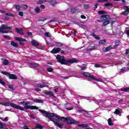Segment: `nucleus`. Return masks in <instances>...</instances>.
<instances>
[{"instance_id":"1","label":"nucleus","mask_w":129,"mask_h":129,"mask_svg":"<svg viewBox=\"0 0 129 129\" xmlns=\"http://www.w3.org/2000/svg\"><path fill=\"white\" fill-rule=\"evenodd\" d=\"M50 116H55L58 120H63L68 124H78V123H80L79 121H77L71 117H60L57 114H50Z\"/></svg>"},{"instance_id":"2","label":"nucleus","mask_w":129,"mask_h":129,"mask_svg":"<svg viewBox=\"0 0 129 129\" xmlns=\"http://www.w3.org/2000/svg\"><path fill=\"white\" fill-rule=\"evenodd\" d=\"M39 111L41 112V113H43L44 114H45L46 117L47 118H49L50 119L51 121H53V122L54 123V124L56 125V126H58V127H60V128H62L63 127V124L62 123H59L58 121H57V119H54V116L55 117V116H51L50 114H55V113H50L46 111H44L42 109H39Z\"/></svg>"},{"instance_id":"3","label":"nucleus","mask_w":129,"mask_h":129,"mask_svg":"<svg viewBox=\"0 0 129 129\" xmlns=\"http://www.w3.org/2000/svg\"><path fill=\"white\" fill-rule=\"evenodd\" d=\"M56 59L58 60V62L60 63V64L67 65L68 64H72L73 63H75L78 62V60L76 58H73L71 59H69L67 60L65 59V57L63 56H61L60 55H57L56 56Z\"/></svg>"},{"instance_id":"4","label":"nucleus","mask_w":129,"mask_h":129,"mask_svg":"<svg viewBox=\"0 0 129 129\" xmlns=\"http://www.w3.org/2000/svg\"><path fill=\"white\" fill-rule=\"evenodd\" d=\"M20 104H22L25 109H39V108L36 106H31L30 105L29 102L22 101L20 102Z\"/></svg>"},{"instance_id":"5","label":"nucleus","mask_w":129,"mask_h":129,"mask_svg":"<svg viewBox=\"0 0 129 129\" xmlns=\"http://www.w3.org/2000/svg\"><path fill=\"white\" fill-rule=\"evenodd\" d=\"M3 105L4 106H11V107H13L14 108H16V109H20V110H24V107L19 106L16 104L14 103H10L9 102H5L3 103Z\"/></svg>"},{"instance_id":"6","label":"nucleus","mask_w":129,"mask_h":129,"mask_svg":"<svg viewBox=\"0 0 129 129\" xmlns=\"http://www.w3.org/2000/svg\"><path fill=\"white\" fill-rule=\"evenodd\" d=\"M6 30H12V27L7 25H3L0 27V33H2V34L8 33V32Z\"/></svg>"},{"instance_id":"7","label":"nucleus","mask_w":129,"mask_h":129,"mask_svg":"<svg viewBox=\"0 0 129 129\" xmlns=\"http://www.w3.org/2000/svg\"><path fill=\"white\" fill-rule=\"evenodd\" d=\"M83 75L85 76H87V77H89L90 80H96V81H101L100 80L95 78L93 76L91 75V74L88 73H83Z\"/></svg>"},{"instance_id":"8","label":"nucleus","mask_w":129,"mask_h":129,"mask_svg":"<svg viewBox=\"0 0 129 129\" xmlns=\"http://www.w3.org/2000/svg\"><path fill=\"white\" fill-rule=\"evenodd\" d=\"M15 40L16 41H19L20 45H24V42H26V39L22 38H20L19 37H15Z\"/></svg>"},{"instance_id":"9","label":"nucleus","mask_w":129,"mask_h":129,"mask_svg":"<svg viewBox=\"0 0 129 129\" xmlns=\"http://www.w3.org/2000/svg\"><path fill=\"white\" fill-rule=\"evenodd\" d=\"M101 20H102V22L107 21L110 20V17L108 15H102L100 17Z\"/></svg>"},{"instance_id":"10","label":"nucleus","mask_w":129,"mask_h":129,"mask_svg":"<svg viewBox=\"0 0 129 129\" xmlns=\"http://www.w3.org/2000/svg\"><path fill=\"white\" fill-rule=\"evenodd\" d=\"M60 51H61L60 48H54L51 51V53H52V54H56V53H59Z\"/></svg>"},{"instance_id":"11","label":"nucleus","mask_w":129,"mask_h":129,"mask_svg":"<svg viewBox=\"0 0 129 129\" xmlns=\"http://www.w3.org/2000/svg\"><path fill=\"white\" fill-rule=\"evenodd\" d=\"M15 30L17 34H19L20 35H24V32H23V28H16Z\"/></svg>"},{"instance_id":"12","label":"nucleus","mask_w":129,"mask_h":129,"mask_svg":"<svg viewBox=\"0 0 129 129\" xmlns=\"http://www.w3.org/2000/svg\"><path fill=\"white\" fill-rule=\"evenodd\" d=\"M33 102H35V103H44V101L43 100L39 99H34L33 100Z\"/></svg>"},{"instance_id":"13","label":"nucleus","mask_w":129,"mask_h":129,"mask_svg":"<svg viewBox=\"0 0 129 129\" xmlns=\"http://www.w3.org/2000/svg\"><path fill=\"white\" fill-rule=\"evenodd\" d=\"M8 77L10 79H17V76H16V75L14 74H9Z\"/></svg>"},{"instance_id":"14","label":"nucleus","mask_w":129,"mask_h":129,"mask_svg":"<svg viewBox=\"0 0 129 129\" xmlns=\"http://www.w3.org/2000/svg\"><path fill=\"white\" fill-rule=\"evenodd\" d=\"M110 49H112V46H109L107 47L106 48L104 47L103 48V52H107L110 50Z\"/></svg>"},{"instance_id":"15","label":"nucleus","mask_w":129,"mask_h":129,"mask_svg":"<svg viewBox=\"0 0 129 129\" xmlns=\"http://www.w3.org/2000/svg\"><path fill=\"white\" fill-rule=\"evenodd\" d=\"M124 9H126L125 11H124L123 13H121V15H123L124 16H127L128 15V11H127V7L125 6L124 7Z\"/></svg>"},{"instance_id":"16","label":"nucleus","mask_w":129,"mask_h":129,"mask_svg":"<svg viewBox=\"0 0 129 129\" xmlns=\"http://www.w3.org/2000/svg\"><path fill=\"white\" fill-rule=\"evenodd\" d=\"M3 65H8V64L10 63L9 61V60L5 58L2 59Z\"/></svg>"},{"instance_id":"17","label":"nucleus","mask_w":129,"mask_h":129,"mask_svg":"<svg viewBox=\"0 0 129 129\" xmlns=\"http://www.w3.org/2000/svg\"><path fill=\"white\" fill-rule=\"evenodd\" d=\"M129 71V68H123L120 70V73H124V72H127Z\"/></svg>"},{"instance_id":"18","label":"nucleus","mask_w":129,"mask_h":129,"mask_svg":"<svg viewBox=\"0 0 129 129\" xmlns=\"http://www.w3.org/2000/svg\"><path fill=\"white\" fill-rule=\"evenodd\" d=\"M121 112H122L121 109H117L115 110L114 113H115V114H120Z\"/></svg>"},{"instance_id":"19","label":"nucleus","mask_w":129,"mask_h":129,"mask_svg":"<svg viewBox=\"0 0 129 129\" xmlns=\"http://www.w3.org/2000/svg\"><path fill=\"white\" fill-rule=\"evenodd\" d=\"M31 43L33 46H35V47L39 46V42H36V40H32Z\"/></svg>"},{"instance_id":"20","label":"nucleus","mask_w":129,"mask_h":129,"mask_svg":"<svg viewBox=\"0 0 129 129\" xmlns=\"http://www.w3.org/2000/svg\"><path fill=\"white\" fill-rule=\"evenodd\" d=\"M44 93L46 95H51V96H54V94H53L51 92H50V91H45Z\"/></svg>"},{"instance_id":"21","label":"nucleus","mask_w":129,"mask_h":129,"mask_svg":"<svg viewBox=\"0 0 129 129\" xmlns=\"http://www.w3.org/2000/svg\"><path fill=\"white\" fill-rule=\"evenodd\" d=\"M109 21H110V20H106V21H105L104 22H103V26L104 27H105V26H107V25H108L109 24V23H110V22H109Z\"/></svg>"},{"instance_id":"22","label":"nucleus","mask_w":129,"mask_h":129,"mask_svg":"<svg viewBox=\"0 0 129 129\" xmlns=\"http://www.w3.org/2000/svg\"><path fill=\"white\" fill-rule=\"evenodd\" d=\"M47 19L45 17H39L38 19V22H44V21H46Z\"/></svg>"},{"instance_id":"23","label":"nucleus","mask_w":129,"mask_h":129,"mask_svg":"<svg viewBox=\"0 0 129 129\" xmlns=\"http://www.w3.org/2000/svg\"><path fill=\"white\" fill-rule=\"evenodd\" d=\"M11 44L12 46H13L14 47H16V48H18V47H19V45L18 44V43H15L14 41H12Z\"/></svg>"},{"instance_id":"24","label":"nucleus","mask_w":129,"mask_h":129,"mask_svg":"<svg viewBox=\"0 0 129 129\" xmlns=\"http://www.w3.org/2000/svg\"><path fill=\"white\" fill-rule=\"evenodd\" d=\"M78 126L82 127H88V124H78Z\"/></svg>"},{"instance_id":"25","label":"nucleus","mask_w":129,"mask_h":129,"mask_svg":"<svg viewBox=\"0 0 129 129\" xmlns=\"http://www.w3.org/2000/svg\"><path fill=\"white\" fill-rule=\"evenodd\" d=\"M76 12H77V8L74 7L72 8L71 13H72L73 14H75Z\"/></svg>"},{"instance_id":"26","label":"nucleus","mask_w":129,"mask_h":129,"mask_svg":"<svg viewBox=\"0 0 129 129\" xmlns=\"http://www.w3.org/2000/svg\"><path fill=\"white\" fill-rule=\"evenodd\" d=\"M29 67L30 68H36V67H37V65L34 63H29Z\"/></svg>"},{"instance_id":"27","label":"nucleus","mask_w":129,"mask_h":129,"mask_svg":"<svg viewBox=\"0 0 129 129\" xmlns=\"http://www.w3.org/2000/svg\"><path fill=\"white\" fill-rule=\"evenodd\" d=\"M21 9H22L23 10H27L28 9V6L26 5H22L20 6Z\"/></svg>"},{"instance_id":"28","label":"nucleus","mask_w":129,"mask_h":129,"mask_svg":"<svg viewBox=\"0 0 129 129\" xmlns=\"http://www.w3.org/2000/svg\"><path fill=\"white\" fill-rule=\"evenodd\" d=\"M108 123L109 125H113V122H112V120H111V118H109L108 119Z\"/></svg>"},{"instance_id":"29","label":"nucleus","mask_w":129,"mask_h":129,"mask_svg":"<svg viewBox=\"0 0 129 129\" xmlns=\"http://www.w3.org/2000/svg\"><path fill=\"white\" fill-rule=\"evenodd\" d=\"M98 14H99V15H103L104 14H106V12L104 11H98Z\"/></svg>"},{"instance_id":"30","label":"nucleus","mask_w":129,"mask_h":129,"mask_svg":"<svg viewBox=\"0 0 129 129\" xmlns=\"http://www.w3.org/2000/svg\"><path fill=\"white\" fill-rule=\"evenodd\" d=\"M106 43V41H105V40H102L99 41V44H100V45H104Z\"/></svg>"},{"instance_id":"31","label":"nucleus","mask_w":129,"mask_h":129,"mask_svg":"<svg viewBox=\"0 0 129 129\" xmlns=\"http://www.w3.org/2000/svg\"><path fill=\"white\" fill-rule=\"evenodd\" d=\"M121 91H124V92H127V91H129V88H125L124 89H122L120 90Z\"/></svg>"},{"instance_id":"32","label":"nucleus","mask_w":129,"mask_h":129,"mask_svg":"<svg viewBox=\"0 0 129 129\" xmlns=\"http://www.w3.org/2000/svg\"><path fill=\"white\" fill-rule=\"evenodd\" d=\"M36 128H37V129H42L43 126H42V125H41L40 124H38L36 126Z\"/></svg>"},{"instance_id":"33","label":"nucleus","mask_w":129,"mask_h":129,"mask_svg":"<svg viewBox=\"0 0 129 129\" xmlns=\"http://www.w3.org/2000/svg\"><path fill=\"white\" fill-rule=\"evenodd\" d=\"M5 127V124L3 123V122H0V129H4Z\"/></svg>"},{"instance_id":"34","label":"nucleus","mask_w":129,"mask_h":129,"mask_svg":"<svg viewBox=\"0 0 129 129\" xmlns=\"http://www.w3.org/2000/svg\"><path fill=\"white\" fill-rule=\"evenodd\" d=\"M37 87L39 88H43V87H45V85H42L41 84H38Z\"/></svg>"},{"instance_id":"35","label":"nucleus","mask_w":129,"mask_h":129,"mask_svg":"<svg viewBox=\"0 0 129 129\" xmlns=\"http://www.w3.org/2000/svg\"><path fill=\"white\" fill-rule=\"evenodd\" d=\"M92 35L96 38V40H99L100 39V37L99 36H96V35L94 34H92Z\"/></svg>"},{"instance_id":"36","label":"nucleus","mask_w":129,"mask_h":129,"mask_svg":"<svg viewBox=\"0 0 129 129\" xmlns=\"http://www.w3.org/2000/svg\"><path fill=\"white\" fill-rule=\"evenodd\" d=\"M84 9H86V10H87V9H89V8H90V6H89V5L87 4L84 6Z\"/></svg>"},{"instance_id":"37","label":"nucleus","mask_w":129,"mask_h":129,"mask_svg":"<svg viewBox=\"0 0 129 129\" xmlns=\"http://www.w3.org/2000/svg\"><path fill=\"white\" fill-rule=\"evenodd\" d=\"M2 74L4 75H7V76H9V75L10 74V73L7 72H2Z\"/></svg>"},{"instance_id":"38","label":"nucleus","mask_w":129,"mask_h":129,"mask_svg":"<svg viewBox=\"0 0 129 129\" xmlns=\"http://www.w3.org/2000/svg\"><path fill=\"white\" fill-rule=\"evenodd\" d=\"M35 12L36 13H40V8H39V7H36L35 9Z\"/></svg>"},{"instance_id":"39","label":"nucleus","mask_w":129,"mask_h":129,"mask_svg":"<svg viewBox=\"0 0 129 129\" xmlns=\"http://www.w3.org/2000/svg\"><path fill=\"white\" fill-rule=\"evenodd\" d=\"M47 71H48V72H53V69L51 68H48L47 69Z\"/></svg>"},{"instance_id":"40","label":"nucleus","mask_w":129,"mask_h":129,"mask_svg":"<svg viewBox=\"0 0 129 129\" xmlns=\"http://www.w3.org/2000/svg\"><path fill=\"white\" fill-rule=\"evenodd\" d=\"M6 16H9V17H15V15L12 13H6Z\"/></svg>"},{"instance_id":"41","label":"nucleus","mask_w":129,"mask_h":129,"mask_svg":"<svg viewBox=\"0 0 129 129\" xmlns=\"http://www.w3.org/2000/svg\"><path fill=\"white\" fill-rule=\"evenodd\" d=\"M99 3H105L108 2V0H97Z\"/></svg>"},{"instance_id":"42","label":"nucleus","mask_w":129,"mask_h":129,"mask_svg":"<svg viewBox=\"0 0 129 129\" xmlns=\"http://www.w3.org/2000/svg\"><path fill=\"white\" fill-rule=\"evenodd\" d=\"M20 8H21V6L20 5H16L15 6V9L17 10V11H20Z\"/></svg>"},{"instance_id":"43","label":"nucleus","mask_w":129,"mask_h":129,"mask_svg":"<svg viewBox=\"0 0 129 129\" xmlns=\"http://www.w3.org/2000/svg\"><path fill=\"white\" fill-rule=\"evenodd\" d=\"M71 35H72V36H75V35H76V32L75 31L73 30L71 32Z\"/></svg>"},{"instance_id":"44","label":"nucleus","mask_w":129,"mask_h":129,"mask_svg":"<svg viewBox=\"0 0 129 129\" xmlns=\"http://www.w3.org/2000/svg\"><path fill=\"white\" fill-rule=\"evenodd\" d=\"M105 7H109L110 6H112V4L111 3H106L104 5Z\"/></svg>"},{"instance_id":"45","label":"nucleus","mask_w":129,"mask_h":129,"mask_svg":"<svg viewBox=\"0 0 129 129\" xmlns=\"http://www.w3.org/2000/svg\"><path fill=\"white\" fill-rule=\"evenodd\" d=\"M115 46H119V41L118 40H116L115 41Z\"/></svg>"},{"instance_id":"46","label":"nucleus","mask_w":129,"mask_h":129,"mask_svg":"<svg viewBox=\"0 0 129 129\" xmlns=\"http://www.w3.org/2000/svg\"><path fill=\"white\" fill-rule=\"evenodd\" d=\"M45 37H51V34H50V33L46 32L45 33Z\"/></svg>"},{"instance_id":"47","label":"nucleus","mask_w":129,"mask_h":129,"mask_svg":"<svg viewBox=\"0 0 129 129\" xmlns=\"http://www.w3.org/2000/svg\"><path fill=\"white\" fill-rule=\"evenodd\" d=\"M0 83L1 84H2V85H5L6 84V83H5V81L4 80L0 79Z\"/></svg>"},{"instance_id":"48","label":"nucleus","mask_w":129,"mask_h":129,"mask_svg":"<svg viewBox=\"0 0 129 129\" xmlns=\"http://www.w3.org/2000/svg\"><path fill=\"white\" fill-rule=\"evenodd\" d=\"M55 4H57V2L55 1H52L51 2V5H52V6H54Z\"/></svg>"},{"instance_id":"49","label":"nucleus","mask_w":129,"mask_h":129,"mask_svg":"<svg viewBox=\"0 0 129 129\" xmlns=\"http://www.w3.org/2000/svg\"><path fill=\"white\" fill-rule=\"evenodd\" d=\"M43 3H44V1L43 0H40L38 3V5H42V4H43Z\"/></svg>"},{"instance_id":"50","label":"nucleus","mask_w":129,"mask_h":129,"mask_svg":"<svg viewBox=\"0 0 129 129\" xmlns=\"http://www.w3.org/2000/svg\"><path fill=\"white\" fill-rule=\"evenodd\" d=\"M95 67L96 68H99L100 67H101V66L99 64H95Z\"/></svg>"},{"instance_id":"51","label":"nucleus","mask_w":129,"mask_h":129,"mask_svg":"<svg viewBox=\"0 0 129 129\" xmlns=\"http://www.w3.org/2000/svg\"><path fill=\"white\" fill-rule=\"evenodd\" d=\"M56 46L57 47H61V46H63V44L60 43H56Z\"/></svg>"},{"instance_id":"52","label":"nucleus","mask_w":129,"mask_h":129,"mask_svg":"<svg viewBox=\"0 0 129 129\" xmlns=\"http://www.w3.org/2000/svg\"><path fill=\"white\" fill-rule=\"evenodd\" d=\"M19 15L20 16V17H23L24 16V14L23 13V12H19Z\"/></svg>"},{"instance_id":"53","label":"nucleus","mask_w":129,"mask_h":129,"mask_svg":"<svg viewBox=\"0 0 129 129\" xmlns=\"http://www.w3.org/2000/svg\"><path fill=\"white\" fill-rule=\"evenodd\" d=\"M3 120V121H8L9 120V117H6Z\"/></svg>"},{"instance_id":"54","label":"nucleus","mask_w":129,"mask_h":129,"mask_svg":"<svg viewBox=\"0 0 129 129\" xmlns=\"http://www.w3.org/2000/svg\"><path fill=\"white\" fill-rule=\"evenodd\" d=\"M9 88H10V89H12L13 90H14V87L12 85H10L9 86Z\"/></svg>"},{"instance_id":"55","label":"nucleus","mask_w":129,"mask_h":129,"mask_svg":"<svg viewBox=\"0 0 129 129\" xmlns=\"http://www.w3.org/2000/svg\"><path fill=\"white\" fill-rule=\"evenodd\" d=\"M71 76L63 77V79H69Z\"/></svg>"},{"instance_id":"56","label":"nucleus","mask_w":129,"mask_h":129,"mask_svg":"<svg viewBox=\"0 0 129 129\" xmlns=\"http://www.w3.org/2000/svg\"><path fill=\"white\" fill-rule=\"evenodd\" d=\"M29 116L30 117H31V118H32L33 119H35V116H34V115H30Z\"/></svg>"},{"instance_id":"57","label":"nucleus","mask_w":129,"mask_h":129,"mask_svg":"<svg viewBox=\"0 0 129 129\" xmlns=\"http://www.w3.org/2000/svg\"><path fill=\"white\" fill-rule=\"evenodd\" d=\"M4 38H5V39H10V37H9V36H7V35L4 36Z\"/></svg>"},{"instance_id":"58","label":"nucleus","mask_w":129,"mask_h":129,"mask_svg":"<svg viewBox=\"0 0 129 129\" xmlns=\"http://www.w3.org/2000/svg\"><path fill=\"white\" fill-rule=\"evenodd\" d=\"M125 33L127 36H129V30H127L125 31Z\"/></svg>"},{"instance_id":"59","label":"nucleus","mask_w":129,"mask_h":129,"mask_svg":"<svg viewBox=\"0 0 129 129\" xmlns=\"http://www.w3.org/2000/svg\"><path fill=\"white\" fill-rule=\"evenodd\" d=\"M60 52L61 54H63L64 55H66V54H65V52L64 51V50H61L60 49Z\"/></svg>"},{"instance_id":"60","label":"nucleus","mask_w":129,"mask_h":129,"mask_svg":"<svg viewBox=\"0 0 129 129\" xmlns=\"http://www.w3.org/2000/svg\"><path fill=\"white\" fill-rule=\"evenodd\" d=\"M97 7H98V4H97L96 5H95L94 11H95L96 9H97Z\"/></svg>"},{"instance_id":"61","label":"nucleus","mask_w":129,"mask_h":129,"mask_svg":"<svg viewBox=\"0 0 129 129\" xmlns=\"http://www.w3.org/2000/svg\"><path fill=\"white\" fill-rule=\"evenodd\" d=\"M81 18L82 19H86V17H85V16H84V15H82V16H81Z\"/></svg>"},{"instance_id":"62","label":"nucleus","mask_w":129,"mask_h":129,"mask_svg":"<svg viewBox=\"0 0 129 129\" xmlns=\"http://www.w3.org/2000/svg\"><path fill=\"white\" fill-rule=\"evenodd\" d=\"M40 8L41 9H45V6L44 5H40Z\"/></svg>"},{"instance_id":"63","label":"nucleus","mask_w":129,"mask_h":129,"mask_svg":"<svg viewBox=\"0 0 129 129\" xmlns=\"http://www.w3.org/2000/svg\"><path fill=\"white\" fill-rule=\"evenodd\" d=\"M54 92H55V93L58 92V88L55 89H54Z\"/></svg>"},{"instance_id":"64","label":"nucleus","mask_w":129,"mask_h":129,"mask_svg":"<svg viewBox=\"0 0 129 129\" xmlns=\"http://www.w3.org/2000/svg\"><path fill=\"white\" fill-rule=\"evenodd\" d=\"M27 35H28V36H31L32 35V33L31 32H28Z\"/></svg>"}]
</instances>
